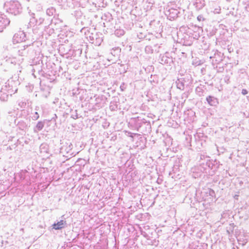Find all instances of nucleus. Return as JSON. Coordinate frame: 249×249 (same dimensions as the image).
<instances>
[{
    "mask_svg": "<svg viewBox=\"0 0 249 249\" xmlns=\"http://www.w3.org/2000/svg\"><path fill=\"white\" fill-rule=\"evenodd\" d=\"M65 224L66 221L62 220L58 222L57 223L53 224V228L55 230H60L64 228Z\"/></svg>",
    "mask_w": 249,
    "mask_h": 249,
    "instance_id": "obj_1",
    "label": "nucleus"
},
{
    "mask_svg": "<svg viewBox=\"0 0 249 249\" xmlns=\"http://www.w3.org/2000/svg\"><path fill=\"white\" fill-rule=\"evenodd\" d=\"M248 91L247 89H243L242 90V93L243 94V95H246L248 93Z\"/></svg>",
    "mask_w": 249,
    "mask_h": 249,
    "instance_id": "obj_3",
    "label": "nucleus"
},
{
    "mask_svg": "<svg viewBox=\"0 0 249 249\" xmlns=\"http://www.w3.org/2000/svg\"><path fill=\"white\" fill-rule=\"evenodd\" d=\"M44 127V124L42 122H39L36 124V127L38 130H41Z\"/></svg>",
    "mask_w": 249,
    "mask_h": 249,
    "instance_id": "obj_2",
    "label": "nucleus"
},
{
    "mask_svg": "<svg viewBox=\"0 0 249 249\" xmlns=\"http://www.w3.org/2000/svg\"><path fill=\"white\" fill-rule=\"evenodd\" d=\"M212 98L210 96L207 98V100L208 101L209 104H210V101L212 100Z\"/></svg>",
    "mask_w": 249,
    "mask_h": 249,
    "instance_id": "obj_4",
    "label": "nucleus"
}]
</instances>
